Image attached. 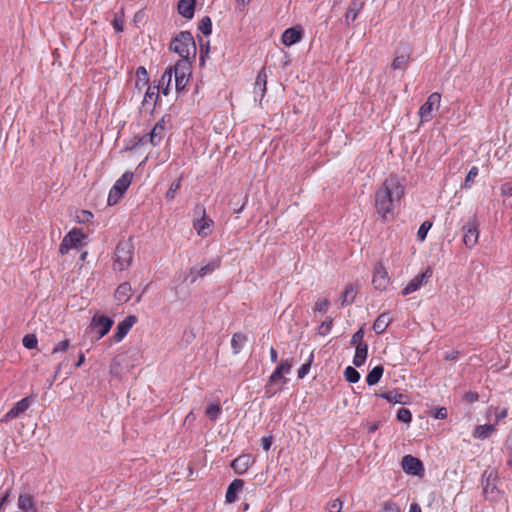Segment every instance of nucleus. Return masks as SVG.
<instances>
[{
	"label": "nucleus",
	"instance_id": "nucleus-1",
	"mask_svg": "<svg viewBox=\"0 0 512 512\" xmlns=\"http://www.w3.org/2000/svg\"><path fill=\"white\" fill-rule=\"evenodd\" d=\"M404 188L395 177L387 178L375 193V208L384 221L394 217V210L399 205Z\"/></svg>",
	"mask_w": 512,
	"mask_h": 512
},
{
	"label": "nucleus",
	"instance_id": "nucleus-2",
	"mask_svg": "<svg viewBox=\"0 0 512 512\" xmlns=\"http://www.w3.org/2000/svg\"><path fill=\"white\" fill-rule=\"evenodd\" d=\"M170 49L182 58L180 61L189 62V59L196 55V44L192 34L188 31L180 32L172 40Z\"/></svg>",
	"mask_w": 512,
	"mask_h": 512
},
{
	"label": "nucleus",
	"instance_id": "nucleus-3",
	"mask_svg": "<svg viewBox=\"0 0 512 512\" xmlns=\"http://www.w3.org/2000/svg\"><path fill=\"white\" fill-rule=\"evenodd\" d=\"M133 244L129 240L120 241L115 248L114 270L123 271L128 268L133 259Z\"/></svg>",
	"mask_w": 512,
	"mask_h": 512
},
{
	"label": "nucleus",
	"instance_id": "nucleus-4",
	"mask_svg": "<svg viewBox=\"0 0 512 512\" xmlns=\"http://www.w3.org/2000/svg\"><path fill=\"white\" fill-rule=\"evenodd\" d=\"M498 477L493 471H485L482 476L483 495L490 502H497L501 498V491L497 485Z\"/></svg>",
	"mask_w": 512,
	"mask_h": 512
},
{
	"label": "nucleus",
	"instance_id": "nucleus-5",
	"mask_svg": "<svg viewBox=\"0 0 512 512\" xmlns=\"http://www.w3.org/2000/svg\"><path fill=\"white\" fill-rule=\"evenodd\" d=\"M133 174L125 172L112 186L109 191L107 202L109 205H115L122 198L132 182Z\"/></svg>",
	"mask_w": 512,
	"mask_h": 512
},
{
	"label": "nucleus",
	"instance_id": "nucleus-6",
	"mask_svg": "<svg viewBox=\"0 0 512 512\" xmlns=\"http://www.w3.org/2000/svg\"><path fill=\"white\" fill-rule=\"evenodd\" d=\"M441 95L434 92L429 95L426 102L419 109L420 122H429L433 118V112L440 107Z\"/></svg>",
	"mask_w": 512,
	"mask_h": 512
},
{
	"label": "nucleus",
	"instance_id": "nucleus-7",
	"mask_svg": "<svg viewBox=\"0 0 512 512\" xmlns=\"http://www.w3.org/2000/svg\"><path fill=\"white\" fill-rule=\"evenodd\" d=\"M190 77V64L187 61H177L174 65L175 88L177 91L185 89Z\"/></svg>",
	"mask_w": 512,
	"mask_h": 512
},
{
	"label": "nucleus",
	"instance_id": "nucleus-8",
	"mask_svg": "<svg viewBox=\"0 0 512 512\" xmlns=\"http://www.w3.org/2000/svg\"><path fill=\"white\" fill-rule=\"evenodd\" d=\"M113 320L110 317L104 315H95L92 318L90 329L91 332H95L96 340H100L104 337L111 329L113 325Z\"/></svg>",
	"mask_w": 512,
	"mask_h": 512
},
{
	"label": "nucleus",
	"instance_id": "nucleus-9",
	"mask_svg": "<svg viewBox=\"0 0 512 512\" xmlns=\"http://www.w3.org/2000/svg\"><path fill=\"white\" fill-rule=\"evenodd\" d=\"M165 133H166L165 121H164V119H161L160 121H158L155 124V126L152 128V130L148 134H146L139 140V144L144 145L147 142H149L151 145L157 146L160 144V142L164 138Z\"/></svg>",
	"mask_w": 512,
	"mask_h": 512
},
{
	"label": "nucleus",
	"instance_id": "nucleus-10",
	"mask_svg": "<svg viewBox=\"0 0 512 512\" xmlns=\"http://www.w3.org/2000/svg\"><path fill=\"white\" fill-rule=\"evenodd\" d=\"M84 238V234L80 229H72L68 234L63 238L59 252L64 255L68 253V251L72 248H77Z\"/></svg>",
	"mask_w": 512,
	"mask_h": 512
},
{
	"label": "nucleus",
	"instance_id": "nucleus-11",
	"mask_svg": "<svg viewBox=\"0 0 512 512\" xmlns=\"http://www.w3.org/2000/svg\"><path fill=\"white\" fill-rule=\"evenodd\" d=\"M198 214L200 218L193 221V227L200 237H207L212 233L214 222L211 218L206 216L204 208H198Z\"/></svg>",
	"mask_w": 512,
	"mask_h": 512
},
{
	"label": "nucleus",
	"instance_id": "nucleus-12",
	"mask_svg": "<svg viewBox=\"0 0 512 512\" xmlns=\"http://www.w3.org/2000/svg\"><path fill=\"white\" fill-rule=\"evenodd\" d=\"M478 226L475 218L463 226V243L467 248H473L477 244L479 238Z\"/></svg>",
	"mask_w": 512,
	"mask_h": 512
},
{
	"label": "nucleus",
	"instance_id": "nucleus-13",
	"mask_svg": "<svg viewBox=\"0 0 512 512\" xmlns=\"http://www.w3.org/2000/svg\"><path fill=\"white\" fill-rule=\"evenodd\" d=\"M401 466L403 471L408 475L422 476L424 474L423 463L412 455L404 456L401 461Z\"/></svg>",
	"mask_w": 512,
	"mask_h": 512
},
{
	"label": "nucleus",
	"instance_id": "nucleus-14",
	"mask_svg": "<svg viewBox=\"0 0 512 512\" xmlns=\"http://www.w3.org/2000/svg\"><path fill=\"white\" fill-rule=\"evenodd\" d=\"M389 282L390 278L388 276L387 270L381 263H378L374 268L372 284L374 285L375 289L383 291L387 288Z\"/></svg>",
	"mask_w": 512,
	"mask_h": 512
},
{
	"label": "nucleus",
	"instance_id": "nucleus-15",
	"mask_svg": "<svg viewBox=\"0 0 512 512\" xmlns=\"http://www.w3.org/2000/svg\"><path fill=\"white\" fill-rule=\"evenodd\" d=\"M432 276V270L427 268L422 274L415 276L407 286L401 291L403 296H407L417 290Z\"/></svg>",
	"mask_w": 512,
	"mask_h": 512
},
{
	"label": "nucleus",
	"instance_id": "nucleus-16",
	"mask_svg": "<svg viewBox=\"0 0 512 512\" xmlns=\"http://www.w3.org/2000/svg\"><path fill=\"white\" fill-rule=\"evenodd\" d=\"M255 458L251 454H241L231 462V467L237 474L245 473L254 463Z\"/></svg>",
	"mask_w": 512,
	"mask_h": 512
},
{
	"label": "nucleus",
	"instance_id": "nucleus-17",
	"mask_svg": "<svg viewBox=\"0 0 512 512\" xmlns=\"http://www.w3.org/2000/svg\"><path fill=\"white\" fill-rule=\"evenodd\" d=\"M137 322V318L134 315H129L124 318L116 327V333L114 334L115 342H120L127 335L132 326Z\"/></svg>",
	"mask_w": 512,
	"mask_h": 512
},
{
	"label": "nucleus",
	"instance_id": "nucleus-18",
	"mask_svg": "<svg viewBox=\"0 0 512 512\" xmlns=\"http://www.w3.org/2000/svg\"><path fill=\"white\" fill-rule=\"evenodd\" d=\"M266 84H267V74L264 69H262L256 77L255 83H254V97L257 100L259 98V101L261 102L265 92H266Z\"/></svg>",
	"mask_w": 512,
	"mask_h": 512
},
{
	"label": "nucleus",
	"instance_id": "nucleus-19",
	"mask_svg": "<svg viewBox=\"0 0 512 512\" xmlns=\"http://www.w3.org/2000/svg\"><path fill=\"white\" fill-rule=\"evenodd\" d=\"M410 60V50L408 47H404L397 51V55L394 58L391 67L394 70H405Z\"/></svg>",
	"mask_w": 512,
	"mask_h": 512
},
{
	"label": "nucleus",
	"instance_id": "nucleus-20",
	"mask_svg": "<svg viewBox=\"0 0 512 512\" xmlns=\"http://www.w3.org/2000/svg\"><path fill=\"white\" fill-rule=\"evenodd\" d=\"M291 368L292 363L289 360L282 361L270 375L269 383L274 384L279 382L285 374H289L291 372Z\"/></svg>",
	"mask_w": 512,
	"mask_h": 512
},
{
	"label": "nucleus",
	"instance_id": "nucleus-21",
	"mask_svg": "<svg viewBox=\"0 0 512 512\" xmlns=\"http://www.w3.org/2000/svg\"><path fill=\"white\" fill-rule=\"evenodd\" d=\"M302 38V29L299 27L288 28L282 34V43L285 46H291L299 42Z\"/></svg>",
	"mask_w": 512,
	"mask_h": 512
},
{
	"label": "nucleus",
	"instance_id": "nucleus-22",
	"mask_svg": "<svg viewBox=\"0 0 512 512\" xmlns=\"http://www.w3.org/2000/svg\"><path fill=\"white\" fill-rule=\"evenodd\" d=\"M30 406V400L25 397L18 401L4 416V420H9L18 417L24 413Z\"/></svg>",
	"mask_w": 512,
	"mask_h": 512
},
{
	"label": "nucleus",
	"instance_id": "nucleus-23",
	"mask_svg": "<svg viewBox=\"0 0 512 512\" xmlns=\"http://www.w3.org/2000/svg\"><path fill=\"white\" fill-rule=\"evenodd\" d=\"M244 481L241 479H234L228 486L226 491V502L234 503L237 500V494L242 490Z\"/></svg>",
	"mask_w": 512,
	"mask_h": 512
},
{
	"label": "nucleus",
	"instance_id": "nucleus-24",
	"mask_svg": "<svg viewBox=\"0 0 512 512\" xmlns=\"http://www.w3.org/2000/svg\"><path fill=\"white\" fill-rule=\"evenodd\" d=\"M358 293L357 286L355 284L349 283L345 286L344 291L341 294V306L350 305L354 302L356 295Z\"/></svg>",
	"mask_w": 512,
	"mask_h": 512
},
{
	"label": "nucleus",
	"instance_id": "nucleus-25",
	"mask_svg": "<svg viewBox=\"0 0 512 512\" xmlns=\"http://www.w3.org/2000/svg\"><path fill=\"white\" fill-rule=\"evenodd\" d=\"M219 266H220V261L219 260H213L210 263L206 264L205 266H202L201 268H199L197 270L194 269V268L191 269V273L196 272V275L193 276L192 279H191V283H194L197 280L198 277H204L207 274L212 273Z\"/></svg>",
	"mask_w": 512,
	"mask_h": 512
},
{
	"label": "nucleus",
	"instance_id": "nucleus-26",
	"mask_svg": "<svg viewBox=\"0 0 512 512\" xmlns=\"http://www.w3.org/2000/svg\"><path fill=\"white\" fill-rule=\"evenodd\" d=\"M367 355L368 345L366 343H359L358 345H356L355 355L353 357V364L356 367H361L365 363Z\"/></svg>",
	"mask_w": 512,
	"mask_h": 512
},
{
	"label": "nucleus",
	"instance_id": "nucleus-27",
	"mask_svg": "<svg viewBox=\"0 0 512 512\" xmlns=\"http://www.w3.org/2000/svg\"><path fill=\"white\" fill-rule=\"evenodd\" d=\"M132 295L131 285L127 282L120 284L115 291V299L120 303L127 302Z\"/></svg>",
	"mask_w": 512,
	"mask_h": 512
},
{
	"label": "nucleus",
	"instance_id": "nucleus-28",
	"mask_svg": "<svg viewBox=\"0 0 512 512\" xmlns=\"http://www.w3.org/2000/svg\"><path fill=\"white\" fill-rule=\"evenodd\" d=\"M195 0H180L178 3V12L187 19L194 15Z\"/></svg>",
	"mask_w": 512,
	"mask_h": 512
},
{
	"label": "nucleus",
	"instance_id": "nucleus-29",
	"mask_svg": "<svg viewBox=\"0 0 512 512\" xmlns=\"http://www.w3.org/2000/svg\"><path fill=\"white\" fill-rule=\"evenodd\" d=\"M379 397L387 400L390 403L394 404H406L408 401V396L402 393H398L397 391H387L379 394Z\"/></svg>",
	"mask_w": 512,
	"mask_h": 512
},
{
	"label": "nucleus",
	"instance_id": "nucleus-30",
	"mask_svg": "<svg viewBox=\"0 0 512 512\" xmlns=\"http://www.w3.org/2000/svg\"><path fill=\"white\" fill-rule=\"evenodd\" d=\"M391 323V318L387 313L380 314L375 322L373 323V331L376 334H382L385 332L389 324Z\"/></svg>",
	"mask_w": 512,
	"mask_h": 512
},
{
	"label": "nucleus",
	"instance_id": "nucleus-31",
	"mask_svg": "<svg viewBox=\"0 0 512 512\" xmlns=\"http://www.w3.org/2000/svg\"><path fill=\"white\" fill-rule=\"evenodd\" d=\"M19 509L25 512H36V508L33 503V498L29 494H21L18 498Z\"/></svg>",
	"mask_w": 512,
	"mask_h": 512
},
{
	"label": "nucleus",
	"instance_id": "nucleus-32",
	"mask_svg": "<svg viewBox=\"0 0 512 512\" xmlns=\"http://www.w3.org/2000/svg\"><path fill=\"white\" fill-rule=\"evenodd\" d=\"M148 74L146 69L143 66H140L136 70V82L135 87L138 90H143L148 86Z\"/></svg>",
	"mask_w": 512,
	"mask_h": 512
},
{
	"label": "nucleus",
	"instance_id": "nucleus-33",
	"mask_svg": "<svg viewBox=\"0 0 512 512\" xmlns=\"http://www.w3.org/2000/svg\"><path fill=\"white\" fill-rule=\"evenodd\" d=\"M361 7H362V4L358 3L356 1H353L349 5V7L345 13V21H346L347 25H350L352 22H354L356 20Z\"/></svg>",
	"mask_w": 512,
	"mask_h": 512
},
{
	"label": "nucleus",
	"instance_id": "nucleus-34",
	"mask_svg": "<svg viewBox=\"0 0 512 512\" xmlns=\"http://www.w3.org/2000/svg\"><path fill=\"white\" fill-rule=\"evenodd\" d=\"M384 372V368L381 365L375 366L367 375L366 382L369 386L376 385Z\"/></svg>",
	"mask_w": 512,
	"mask_h": 512
},
{
	"label": "nucleus",
	"instance_id": "nucleus-35",
	"mask_svg": "<svg viewBox=\"0 0 512 512\" xmlns=\"http://www.w3.org/2000/svg\"><path fill=\"white\" fill-rule=\"evenodd\" d=\"M222 413V408L219 404V402H212L208 404V406L205 409V415L206 417L211 421H216L220 414Z\"/></svg>",
	"mask_w": 512,
	"mask_h": 512
},
{
	"label": "nucleus",
	"instance_id": "nucleus-36",
	"mask_svg": "<svg viewBox=\"0 0 512 512\" xmlns=\"http://www.w3.org/2000/svg\"><path fill=\"white\" fill-rule=\"evenodd\" d=\"M246 341H247L246 335H244L242 333L233 334L232 339H231V347H232L233 353L238 354L241 351V349L243 348Z\"/></svg>",
	"mask_w": 512,
	"mask_h": 512
},
{
	"label": "nucleus",
	"instance_id": "nucleus-37",
	"mask_svg": "<svg viewBox=\"0 0 512 512\" xmlns=\"http://www.w3.org/2000/svg\"><path fill=\"white\" fill-rule=\"evenodd\" d=\"M495 430L493 424L479 425L475 428L474 436L484 439L488 437Z\"/></svg>",
	"mask_w": 512,
	"mask_h": 512
},
{
	"label": "nucleus",
	"instance_id": "nucleus-38",
	"mask_svg": "<svg viewBox=\"0 0 512 512\" xmlns=\"http://www.w3.org/2000/svg\"><path fill=\"white\" fill-rule=\"evenodd\" d=\"M174 77V67H170L169 69L165 70L163 73L161 79H160V86L166 85V87L163 89V94H168V87L172 81V78Z\"/></svg>",
	"mask_w": 512,
	"mask_h": 512
},
{
	"label": "nucleus",
	"instance_id": "nucleus-39",
	"mask_svg": "<svg viewBox=\"0 0 512 512\" xmlns=\"http://www.w3.org/2000/svg\"><path fill=\"white\" fill-rule=\"evenodd\" d=\"M344 377L350 383H357L360 379V373L352 366H348L344 370Z\"/></svg>",
	"mask_w": 512,
	"mask_h": 512
},
{
	"label": "nucleus",
	"instance_id": "nucleus-40",
	"mask_svg": "<svg viewBox=\"0 0 512 512\" xmlns=\"http://www.w3.org/2000/svg\"><path fill=\"white\" fill-rule=\"evenodd\" d=\"M145 89H146V92H145L143 103L155 102L156 99L158 98L159 87L147 86Z\"/></svg>",
	"mask_w": 512,
	"mask_h": 512
},
{
	"label": "nucleus",
	"instance_id": "nucleus-41",
	"mask_svg": "<svg viewBox=\"0 0 512 512\" xmlns=\"http://www.w3.org/2000/svg\"><path fill=\"white\" fill-rule=\"evenodd\" d=\"M199 30L204 35H209L212 32V22L208 16H204L199 23Z\"/></svg>",
	"mask_w": 512,
	"mask_h": 512
},
{
	"label": "nucleus",
	"instance_id": "nucleus-42",
	"mask_svg": "<svg viewBox=\"0 0 512 512\" xmlns=\"http://www.w3.org/2000/svg\"><path fill=\"white\" fill-rule=\"evenodd\" d=\"M431 227L432 223L429 221H425L421 224L417 232V238L419 241L423 242L426 239L427 233Z\"/></svg>",
	"mask_w": 512,
	"mask_h": 512
},
{
	"label": "nucleus",
	"instance_id": "nucleus-43",
	"mask_svg": "<svg viewBox=\"0 0 512 512\" xmlns=\"http://www.w3.org/2000/svg\"><path fill=\"white\" fill-rule=\"evenodd\" d=\"M397 420L403 423H409L412 420V414L407 408H400L397 411Z\"/></svg>",
	"mask_w": 512,
	"mask_h": 512
},
{
	"label": "nucleus",
	"instance_id": "nucleus-44",
	"mask_svg": "<svg viewBox=\"0 0 512 512\" xmlns=\"http://www.w3.org/2000/svg\"><path fill=\"white\" fill-rule=\"evenodd\" d=\"M23 346L27 349H34L37 346L38 340L34 334H27L23 337Z\"/></svg>",
	"mask_w": 512,
	"mask_h": 512
},
{
	"label": "nucleus",
	"instance_id": "nucleus-45",
	"mask_svg": "<svg viewBox=\"0 0 512 512\" xmlns=\"http://www.w3.org/2000/svg\"><path fill=\"white\" fill-rule=\"evenodd\" d=\"M477 175H478V168L476 166L471 167V169L469 170V172L465 178L464 187L470 188L474 182V179L477 177Z\"/></svg>",
	"mask_w": 512,
	"mask_h": 512
},
{
	"label": "nucleus",
	"instance_id": "nucleus-46",
	"mask_svg": "<svg viewBox=\"0 0 512 512\" xmlns=\"http://www.w3.org/2000/svg\"><path fill=\"white\" fill-rule=\"evenodd\" d=\"M181 187V179H177L176 181L172 182L168 191L166 192V198L171 200L175 197L177 191Z\"/></svg>",
	"mask_w": 512,
	"mask_h": 512
},
{
	"label": "nucleus",
	"instance_id": "nucleus-47",
	"mask_svg": "<svg viewBox=\"0 0 512 512\" xmlns=\"http://www.w3.org/2000/svg\"><path fill=\"white\" fill-rule=\"evenodd\" d=\"M329 300L326 298H320L316 301L314 306L315 312H326L329 307Z\"/></svg>",
	"mask_w": 512,
	"mask_h": 512
},
{
	"label": "nucleus",
	"instance_id": "nucleus-48",
	"mask_svg": "<svg viewBox=\"0 0 512 512\" xmlns=\"http://www.w3.org/2000/svg\"><path fill=\"white\" fill-rule=\"evenodd\" d=\"M342 505V501L337 498L329 502L327 508L329 512H341Z\"/></svg>",
	"mask_w": 512,
	"mask_h": 512
},
{
	"label": "nucleus",
	"instance_id": "nucleus-49",
	"mask_svg": "<svg viewBox=\"0 0 512 512\" xmlns=\"http://www.w3.org/2000/svg\"><path fill=\"white\" fill-rule=\"evenodd\" d=\"M332 328V319L327 318L325 321L322 322V324L319 327V333L322 335H326L330 332Z\"/></svg>",
	"mask_w": 512,
	"mask_h": 512
},
{
	"label": "nucleus",
	"instance_id": "nucleus-50",
	"mask_svg": "<svg viewBox=\"0 0 512 512\" xmlns=\"http://www.w3.org/2000/svg\"><path fill=\"white\" fill-rule=\"evenodd\" d=\"M382 512H400V508L397 504L386 501L383 503Z\"/></svg>",
	"mask_w": 512,
	"mask_h": 512
},
{
	"label": "nucleus",
	"instance_id": "nucleus-51",
	"mask_svg": "<svg viewBox=\"0 0 512 512\" xmlns=\"http://www.w3.org/2000/svg\"><path fill=\"white\" fill-rule=\"evenodd\" d=\"M363 337H364V331H363V329H359L352 335L350 342L352 345H358L359 343H363L362 342Z\"/></svg>",
	"mask_w": 512,
	"mask_h": 512
},
{
	"label": "nucleus",
	"instance_id": "nucleus-52",
	"mask_svg": "<svg viewBox=\"0 0 512 512\" xmlns=\"http://www.w3.org/2000/svg\"><path fill=\"white\" fill-rule=\"evenodd\" d=\"M68 348H69V341L64 340V341L59 342L57 345H55V347L52 350V353L55 354L58 352H66L68 350Z\"/></svg>",
	"mask_w": 512,
	"mask_h": 512
},
{
	"label": "nucleus",
	"instance_id": "nucleus-53",
	"mask_svg": "<svg viewBox=\"0 0 512 512\" xmlns=\"http://www.w3.org/2000/svg\"><path fill=\"white\" fill-rule=\"evenodd\" d=\"M250 1L251 0H236L235 10L238 12H243Z\"/></svg>",
	"mask_w": 512,
	"mask_h": 512
},
{
	"label": "nucleus",
	"instance_id": "nucleus-54",
	"mask_svg": "<svg viewBox=\"0 0 512 512\" xmlns=\"http://www.w3.org/2000/svg\"><path fill=\"white\" fill-rule=\"evenodd\" d=\"M309 370H310V363H305V364H303V365L299 368V370H298V377H299V378H303V377H305V376L308 374Z\"/></svg>",
	"mask_w": 512,
	"mask_h": 512
},
{
	"label": "nucleus",
	"instance_id": "nucleus-55",
	"mask_svg": "<svg viewBox=\"0 0 512 512\" xmlns=\"http://www.w3.org/2000/svg\"><path fill=\"white\" fill-rule=\"evenodd\" d=\"M447 417V409L445 407L439 408L435 413L436 419H445Z\"/></svg>",
	"mask_w": 512,
	"mask_h": 512
},
{
	"label": "nucleus",
	"instance_id": "nucleus-56",
	"mask_svg": "<svg viewBox=\"0 0 512 512\" xmlns=\"http://www.w3.org/2000/svg\"><path fill=\"white\" fill-rule=\"evenodd\" d=\"M261 445H262V448H270L272 445V437L271 436L262 437Z\"/></svg>",
	"mask_w": 512,
	"mask_h": 512
},
{
	"label": "nucleus",
	"instance_id": "nucleus-57",
	"mask_svg": "<svg viewBox=\"0 0 512 512\" xmlns=\"http://www.w3.org/2000/svg\"><path fill=\"white\" fill-rule=\"evenodd\" d=\"M507 414H508V412H507V409H506V408H503V409H501L500 411H498V412L496 413V415H495V417H496V422H499L500 420H502V419L506 418V417H507Z\"/></svg>",
	"mask_w": 512,
	"mask_h": 512
},
{
	"label": "nucleus",
	"instance_id": "nucleus-58",
	"mask_svg": "<svg viewBox=\"0 0 512 512\" xmlns=\"http://www.w3.org/2000/svg\"><path fill=\"white\" fill-rule=\"evenodd\" d=\"M112 25L117 32H121L123 30L122 22L118 19H114L112 21Z\"/></svg>",
	"mask_w": 512,
	"mask_h": 512
},
{
	"label": "nucleus",
	"instance_id": "nucleus-59",
	"mask_svg": "<svg viewBox=\"0 0 512 512\" xmlns=\"http://www.w3.org/2000/svg\"><path fill=\"white\" fill-rule=\"evenodd\" d=\"M502 193L503 194H507L509 196H512V185L510 184H505L502 186Z\"/></svg>",
	"mask_w": 512,
	"mask_h": 512
},
{
	"label": "nucleus",
	"instance_id": "nucleus-60",
	"mask_svg": "<svg viewBox=\"0 0 512 512\" xmlns=\"http://www.w3.org/2000/svg\"><path fill=\"white\" fill-rule=\"evenodd\" d=\"M270 359L273 363L277 362L278 359L277 351L273 347L270 348Z\"/></svg>",
	"mask_w": 512,
	"mask_h": 512
},
{
	"label": "nucleus",
	"instance_id": "nucleus-61",
	"mask_svg": "<svg viewBox=\"0 0 512 512\" xmlns=\"http://www.w3.org/2000/svg\"><path fill=\"white\" fill-rule=\"evenodd\" d=\"M409 512H422L421 507L417 503H412L409 507Z\"/></svg>",
	"mask_w": 512,
	"mask_h": 512
},
{
	"label": "nucleus",
	"instance_id": "nucleus-62",
	"mask_svg": "<svg viewBox=\"0 0 512 512\" xmlns=\"http://www.w3.org/2000/svg\"><path fill=\"white\" fill-rule=\"evenodd\" d=\"M85 361V355L83 353H80L78 361L76 363V367H80Z\"/></svg>",
	"mask_w": 512,
	"mask_h": 512
},
{
	"label": "nucleus",
	"instance_id": "nucleus-63",
	"mask_svg": "<svg viewBox=\"0 0 512 512\" xmlns=\"http://www.w3.org/2000/svg\"><path fill=\"white\" fill-rule=\"evenodd\" d=\"M83 214L86 216V220L88 221L90 218L93 217V215L88 211H83Z\"/></svg>",
	"mask_w": 512,
	"mask_h": 512
},
{
	"label": "nucleus",
	"instance_id": "nucleus-64",
	"mask_svg": "<svg viewBox=\"0 0 512 512\" xmlns=\"http://www.w3.org/2000/svg\"><path fill=\"white\" fill-rule=\"evenodd\" d=\"M508 465L510 468H512V450H510L509 458H508Z\"/></svg>",
	"mask_w": 512,
	"mask_h": 512
}]
</instances>
